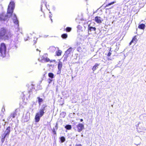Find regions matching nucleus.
I'll list each match as a JSON object with an SVG mask.
<instances>
[{
    "label": "nucleus",
    "mask_w": 146,
    "mask_h": 146,
    "mask_svg": "<svg viewBox=\"0 0 146 146\" xmlns=\"http://www.w3.org/2000/svg\"><path fill=\"white\" fill-rule=\"evenodd\" d=\"M48 76L51 78V79H49L48 80H49L50 82H49V83H50V82H52V79L54 77V75L52 72H50L48 74Z\"/></svg>",
    "instance_id": "11"
},
{
    "label": "nucleus",
    "mask_w": 146,
    "mask_h": 146,
    "mask_svg": "<svg viewBox=\"0 0 146 146\" xmlns=\"http://www.w3.org/2000/svg\"><path fill=\"white\" fill-rule=\"evenodd\" d=\"M49 50L52 52H55L56 50V48L54 46H51L49 48Z\"/></svg>",
    "instance_id": "17"
},
{
    "label": "nucleus",
    "mask_w": 146,
    "mask_h": 146,
    "mask_svg": "<svg viewBox=\"0 0 146 146\" xmlns=\"http://www.w3.org/2000/svg\"><path fill=\"white\" fill-rule=\"evenodd\" d=\"M93 23H91L88 25V33L89 34H91L92 31H95L96 28L93 26Z\"/></svg>",
    "instance_id": "6"
},
{
    "label": "nucleus",
    "mask_w": 146,
    "mask_h": 146,
    "mask_svg": "<svg viewBox=\"0 0 146 146\" xmlns=\"http://www.w3.org/2000/svg\"><path fill=\"white\" fill-rule=\"evenodd\" d=\"M10 132V127L9 126L6 129L4 133L5 135H7V136L9 137Z\"/></svg>",
    "instance_id": "9"
},
{
    "label": "nucleus",
    "mask_w": 146,
    "mask_h": 146,
    "mask_svg": "<svg viewBox=\"0 0 146 146\" xmlns=\"http://www.w3.org/2000/svg\"><path fill=\"white\" fill-rule=\"evenodd\" d=\"M77 131L78 132H80L84 128V125L82 123H79L77 126Z\"/></svg>",
    "instance_id": "7"
},
{
    "label": "nucleus",
    "mask_w": 146,
    "mask_h": 146,
    "mask_svg": "<svg viewBox=\"0 0 146 146\" xmlns=\"http://www.w3.org/2000/svg\"><path fill=\"white\" fill-rule=\"evenodd\" d=\"M37 99H38V101L39 105L40 106L41 103L43 102V100L42 98H40L39 97H38Z\"/></svg>",
    "instance_id": "20"
},
{
    "label": "nucleus",
    "mask_w": 146,
    "mask_h": 146,
    "mask_svg": "<svg viewBox=\"0 0 146 146\" xmlns=\"http://www.w3.org/2000/svg\"><path fill=\"white\" fill-rule=\"evenodd\" d=\"M13 21L14 23L16 24H18L19 22L17 19V17L15 14H14L13 18Z\"/></svg>",
    "instance_id": "12"
},
{
    "label": "nucleus",
    "mask_w": 146,
    "mask_h": 146,
    "mask_svg": "<svg viewBox=\"0 0 146 146\" xmlns=\"http://www.w3.org/2000/svg\"><path fill=\"white\" fill-rule=\"evenodd\" d=\"M28 39L27 38L26 39L25 38V41H26L27 40H28Z\"/></svg>",
    "instance_id": "32"
},
{
    "label": "nucleus",
    "mask_w": 146,
    "mask_h": 146,
    "mask_svg": "<svg viewBox=\"0 0 146 146\" xmlns=\"http://www.w3.org/2000/svg\"><path fill=\"white\" fill-rule=\"evenodd\" d=\"M10 35L7 30L4 28L0 29V38L4 40H8Z\"/></svg>",
    "instance_id": "2"
},
{
    "label": "nucleus",
    "mask_w": 146,
    "mask_h": 146,
    "mask_svg": "<svg viewBox=\"0 0 146 146\" xmlns=\"http://www.w3.org/2000/svg\"><path fill=\"white\" fill-rule=\"evenodd\" d=\"M47 54H44L43 56L40 57L38 60L43 63L48 62L49 61L52 62V61L50 60V59L47 57Z\"/></svg>",
    "instance_id": "5"
},
{
    "label": "nucleus",
    "mask_w": 146,
    "mask_h": 146,
    "mask_svg": "<svg viewBox=\"0 0 146 146\" xmlns=\"http://www.w3.org/2000/svg\"><path fill=\"white\" fill-rule=\"evenodd\" d=\"M47 107V106L46 104H43L42 105L40 109L45 113L46 111Z\"/></svg>",
    "instance_id": "13"
},
{
    "label": "nucleus",
    "mask_w": 146,
    "mask_h": 146,
    "mask_svg": "<svg viewBox=\"0 0 146 146\" xmlns=\"http://www.w3.org/2000/svg\"><path fill=\"white\" fill-rule=\"evenodd\" d=\"M36 50L37 51H39L38 50V49H36Z\"/></svg>",
    "instance_id": "35"
},
{
    "label": "nucleus",
    "mask_w": 146,
    "mask_h": 146,
    "mask_svg": "<svg viewBox=\"0 0 146 146\" xmlns=\"http://www.w3.org/2000/svg\"><path fill=\"white\" fill-rule=\"evenodd\" d=\"M60 139L61 142H64L65 140V137L64 136L61 137L60 138Z\"/></svg>",
    "instance_id": "24"
},
{
    "label": "nucleus",
    "mask_w": 146,
    "mask_h": 146,
    "mask_svg": "<svg viewBox=\"0 0 146 146\" xmlns=\"http://www.w3.org/2000/svg\"><path fill=\"white\" fill-rule=\"evenodd\" d=\"M2 121L4 123H2V124L3 126H5V125L6 124V122L5 121V120L4 119H3V120H2Z\"/></svg>",
    "instance_id": "28"
},
{
    "label": "nucleus",
    "mask_w": 146,
    "mask_h": 146,
    "mask_svg": "<svg viewBox=\"0 0 146 146\" xmlns=\"http://www.w3.org/2000/svg\"><path fill=\"white\" fill-rule=\"evenodd\" d=\"M68 35L66 34H63L61 35V37L64 38L66 39Z\"/></svg>",
    "instance_id": "23"
},
{
    "label": "nucleus",
    "mask_w": 146,
    "mask_h": 146,
    "mask_svg": "<svg viewBox=\"0 0 146 146\" xmlns=\"http://www.w3.org/2000/svg\"><path fill=\"white\" fill-rule=\"evenodd\" d=\"M6 49L5 44L4 43H2L0 47V53L2 56L4 57L5 56Z\"/></svg>",
    "instance_id": "3"
},
{
    "label": "nucleus",
    "mask_w": 146,
    "mask_h": 146,
    "mask_svg": "<svg viewBox=\"0 0 146 146\" xmlns=\"http://www.w3.org/2000/svg\"><path fill=\"white\" fill-rule=\"evenodd\" d=\"M111 54V53H110V52H109L108 54V56H110Z\"/></svg>",
    "instance_id": "31"
},
{
    "label": "nucleus",
    "mask_w": 146,
    "mask_h": 146,
    "mask_svg": "<svg viewBox=\"0 0 146 146\" xmlns=\"http://www.w3.org/2000/svg\"><path fill=\"white\" fill-rule=\"evenodd\" d=\"M3 110H5V108H3Z\"/></svg>",
    "instance_id": "40"
},
{
    "label": "nucleus",
    "mask_w": 146,
    "mask_h": 146,
    "mask_svg": "<svg viewBox=\"0 0 146 146\" xmlns=\"http://www.w3.org/2000/svg\"><path fill=\"white\" fill-rule=\"evenodd\" d=\"M62 63L61 62H59L58 64V68L59 70L58 71V72L57 74H60L61 72V70L62 67Z\"/></svg>",
    "instance_id": "10"
},
{
    "label": "nucleus",
    "mask_w": 146,
    "mask_h": 146,
    "mask_svg": "<svg viewBox=\"0 0 146 146\" xmlns=\"http://www.w3.org/2000/svg\"><path fill=\"white\" fill-rule=\"evenodd\" d=\"M61 51L60 50H59L58 51H57L56 52V54L58 56H60L61 55Z\"/></svg>",
    "instance_id": "25"
},
{
    "label": "nucleus",
    "mask_w": 146,
    "mask_h": 146,
    "mask_svg": "<svg viewBox=\"0 0 146 146\" xmlns=\"http://www.w3.org/2000/svg\"><path fill=\"white\" fill-rule=\"evenodd\" d=\"M80 120L81 121H83V119H81Z\"/></svg>",
    "instance_id": "33"
},
{
    "label": "nucleus",
    "mask_w": 146,
    "mask_h": 146,
    "mask_svg": "<svg viewBox=\"0 0 146 146\" xmlns=\"http://www.w3.org/2000/svg\"><path fill=\"white\" fill-rule=\"evenodd\" d=\"M55 128L56 130L58 129L57 124V123H56V125L55 126Z\"/></svg>",
    "instance_id": "30"
},
{
    "label": "nucleus",
    "mask_w": 146,
    "mask_h": 146,
    "mask_svg": "<svg viewBox=\"0 0 146 146\" xmlns=\"http://www.w3.org/2000/svg\"><path fill=\"white\" fill-rule=\"evenodd\" d=\"M95 20L97 23H101L102 21H103L101 17L98 16L95 17Z\"/></svg>",
    "instance_id": "8"
},
{
    "label": "nucleus",
    "mask_w": 146,
    "mask_h": 146,
    "mask_svg": "<svg viewBox=\"0 0 146 146\" xmlns=\"http://www.w3.org/2000/svg\"><path fill=\"white\" fill-rule=\"evenodd\" d=\"M44 4H45V5H46V3H44Z\"/></svg>",
    "instance_id": "36"
},
{
    "label": "nucleus",
    "mask_w": 146,
    "mask_h": 146,
    "mask_svg": "<svg viewBox=\"0 0 146 146\" xmlns=\"http://www.w3.org/2000/svg\"><path fill=\"white\" fill-rule=\"evenodd\" d=\"M72 48L71 47L69 48L65 52V55L66 56H68V55L72 51Z\"/></svg>",
    "instance_id": "15"
},
{
    "label": "nucleus",
    "mask_w": 146,
    "mask_h": 146,
    "mask_svg": "<svg viewBox=\"0 0 146 146\" xmlns=\"http://www.w3.org/2000/svg\"><path fill=\"white\" fill-rule=\"evenodd\" d=\"M36 43V41H35V42H34V43Z\"/></svg>",
    "instance_id": "34"
},
{
    "label": "nucleus",
    "mask_w": 146,
    "mask_h": 146,
    "mask_svg": "<svg viewBox=\"0 0 146 146\" xmlns=\"http://www.w3.org/2000/svg\"><path fill=\"white\" fill-rule=\"evenodd\" d=\"M9 137L7 136V135H5V134H3L1 135V141L2 143H3L5 140V139L6 138H8Z\"/></svg>",
    "instance_id": "16"
},
{
    "label": "nucleus",
    "mask_w": 146,
    "mask_h": 146,
    "mask_svg": "<svg viewBox=\"0 0 146 146\" xmlns=\"http://www.w3.org/2000/svg\"><path fill=\"white\" fill-rule=\"evenodd\" d=\"M136 36H135L134 37L132 40L130 42L129 45H131L132 43L133 42H134L135 44L137 40L136 38Z\"/></svg>",
    "instance_id": "14"
},
{
    "label": "nucleus",
    "mask_w": 146,
    "mask_h": 146,
    "mask_svg": "<svg viewBox=\"0 0 146 146\" xmlns=\"http://www.w3.org/2000/svg\"><path fill=\"white\" fill-rule=\"evenodd\" d=\"M65 127L66 129H68V130H70L72 128L71 126L70 125H66L65 126Z\"/></svg>",
    "instance_id": "22"
},
{
    "label": "nucleus",
    "mask_w": 146,
    "mask_h": 146,
    "mask_svg": "<svg viewBox=\"0 0 146 146\" xmlns=\"http://www.w3.org/2000/svg\"><path fill=\"white\" fill-rule=\"evenodd\" d=\"M39 53H40V50H39Z\"/></svg>",
    "instance_id": "39"
},
{
    "label": "nucleus",
    "mask_w": 146,
    "mask_h": 146,
    "mask_svg": "<svg viewBox=\"0 0 146 146\" xmlns=\"http://www.w3.org/2000/svg\"><path fill=\"white\" fill-rule=\"evenodd\" d=\"M111 106H112V107H113V105H111Z\"/></svg>",
    "instance_id": "38"
},
{
    "label": "nucleus",
    "mask_w": 146,
    "mask_h": 146,
    "mask_svg": "<svg viewBox=\"0 0 146 146\" xmlns=\"http://www.w3.org/2000/svg\"><path fill=\"white\" fill-rule=\"evenodd\" d=\"M3 110H3V109H2V111H3Z\"/></svg>",
    "instance_id": "41"
},
{
    "label": "nucleus",
    "mask_w": 146,
    "mask_h": 146,
    "mask_svg": "<svg viewBox=\"0 0 146 146\" xmlns=\"http://www.w3.org/2000/svg\"><path fill=\"white\" fill-rule=\"evenodd\" d=\"M115 3V2L113 1V2H111V3H108V4H107L106 5V7H108L109 6H110V5H113V4H114Z\"/></svg>",
    "instance_id": "26"
},
{
    "label": "nucleus",
    "mask_w": 146,
    "mask_h": 146,
    "mask_svg": "<svg viewBox=\"0 0 146 146\" xmlns=\"http://www.w3.org/2000/svg\"><path fill=\"white\" fill-rule=\"evenodd\" d=\"M99 65V64H95V65L93 67L92 69L93 71H94L98 68Z\"/></svg>",
    "instance_id": "19"
},
{
    "label": "nucleus",
    "mask_w": 146,
    "mask_h": 146,
    "mask_svg": "<svg viewBox=\"0 0 146 146\" xmlns=\"http://www.w3.org/2000/svg\"><path fill=\"white\" fill-rule=\"evenodd\" d=\"M71 30V28L70 27H67L66 29V30L67 32H69Z\"/></svg>",
    "instance_id": "27"
},
{
    "label": "nucleus",
    "mask_w": 146,
    "mask_h": 146,
    "mask_svg": "<svg viewBox=\"0 0 146 146\" xmlns=\"http://www.w3.org/2000/svg\"><path fill=\"white\" fill-rule=\"evenodd\" d=\"M15 7V3L13 1L10 2L8 8L7 13H2L0 15V20L1 21H6L11 15Z\"/></svg>",
    "instance_id": "1"
},
{
    "label": "nucleus",
    "mask_w": 146,
    "mask_h": 146,
    "mask_svg": "<svg viewBox=\"0 0 146 146\" xmlns=\"http://www.w3.org/2000/svg\"><path fill=\"white\" fill-rule=\"evenodd\" d=\"M44 112L40 109L39 110L38 112L36 114L35 116V119L36 122H37L39 121L40 117L44 115Z\"/></svg>",
    "instance_id": "4"
},
{
    "label": "nucleus",
    "mask_w": 146,
    "mask_h": 146,
    "mask_svg": "<svg viewBox=\"0 0 146 146\" xmlns=\"http://www.w3.org/2000/svg\"><path fill=\"white\" fill-rule=\"evenodd\" d=\"M51 20L52 22V19H51Z\"/></svg>",
    "instance_id": "37"
},
{
    "label": "nucleus",
    "mask_w": 146,
    "mask_h": 146,
    "mask_svg": "<svg viewBox=\"0 0 146 146\" xmlns=\"http://www.w3.org/2000/svg\"><path fill=\"white\" fill-rule=\"evenodd\" d=\"M17 115V112L16 110H15L11 114V117H12L13 118H14Z\"/></svg>",
    "instance_id": "18"
},
{
    "label": "nucleus",
    "mask_w": 146,
    "mask_h": 146,
    "mask_svg": "<svg viewBox=\"0 0 146 146\" xmlns=\"http://www.w3.org/2000/svg\"><path fill=\"white\" fill-rule=\"evenodd\" d=\"M145 25L144 24H142L139 25L138 27L139 28L143 29L145 27Z\"/></svg>",
    "instance_id": "21"
},
{
    "label": "nucleus",
    "mask_w": 146,
    "mask_h": 146,
    "mask_svg": "<svg viewBox=\"0 0 146 146\" xmlns=\"http://www.w3.org/2000/svg\"><path fill=\"white\" fill-rule=\"evenodd\" d=\"M3 110H3V109H2V111H3Z\"/></svg>",
    "instance_id": "42"
},
{
    "label": "nucleus",
    "mask_w": 146,
    "mask_h": 146,
    "mask_svg": "<svg viewBox=\"0 0 146 146\" xmlns=\"http://www.w3.org/2000/svg\"><path fill=\"white\" fill-rule=\"evenodd\" d=\"M52 132H53L54 134H56V132L55 131V129L54 128L52 130Z\"/></svg>",
    "instance_id": "29"
}]
</instances>
